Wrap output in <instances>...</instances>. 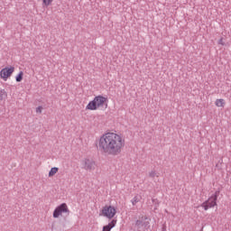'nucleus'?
Wrapping results in <instances>:
<instances>
[{
	"instance_id": "0eeeda50",
	"label": "nucleus",
	"mask_w": 231,
	"mask_h": 231,
	"mask_svg": "<svg viewBox=\"0 0 231 231\" xmlns=\"http://www.w3.org/2000/svg\"><path fill=\"white\" fill-rule=\"evenodd\" d=\"M97 164L93 161L85 160V169L87 171H95Z\"/></svg>"
},
{
	"instance_id": "1a4fd4ad",
	"label": "nucleus",
	"mask_w": 231,
	"mask_h": 231,
	"mask_svg": "<svg viewBox=\"0 0 231 231\" xmlns=\"http://www.w3.org/2000/svg\"><path fill=\"white\" fill-rule=\"evenodd\" d=\"M37 1H41L42 6H45L46 8L53 5V0H37Z\"/></svg>"
},
{
	"instance_id": "6e6552de",
	"label": "nucleus",
	"mask_w": 231,
	"mask_h": 231,
	"mask_svg": "<svg viewBox=\"0 0 231 231\" xmlns=\"http://www.w3.org/2000/svg\"><path fill=\"white\" fill-rule=\"evenodd\" d=\"M215 106L217 107H225V106H226V102L223 98L216 99Z\"/></svg>"
},
{
	"instance_id": "f8f14e48",
	"label": "nucleus",
	"mask_w": 231,
	"mask_h": 231,
	"mask_svg": "<svg viewBox=\"0 0 231 231\" xmlns=\"http://www.w3.org/2000/svg\"><path fill=\"white\" fill-rule=\"evenodd\" d=\"M23 77H24V72L20 71L17 76L15 77L16 82H22L23 81Z\"/></svg>"
},
{
	"instance_id": "ddd939ff",
	"label": "nucleus",
	"mask_w": 231,
	"mask_h": 231,
	"mask_svg": "<svg viewBox=\"0 0 231 231\" xmlns=\"http://www.w3.org/2000/svg\"><path fill=\"white\" fill-rule=\"evenodd\" d=\"M149 177L150 178H158V172H156V171H151L149 172Z\"/></svg>"
},
{
	"instance_id": "9d476101",
	"label": "nucleus",
	"mask_w": 231,
	"mask_h": 231,
	"mask_svg": "<svg viewBox=\"0 0 231 231\" xmlns=\"http://www.w3.org/2000/svg\"><path fill=\"white\" fill-rule=\"evenodd\" d=\"M59 172V168L54 167L51 168V171H49V178H52V176L56 175Z\"/></svg>"
},
{
	"instance_id": "f03ea898",
	"label": "nucleus",
	"mask_w": 231,
	"mask_h": 231,
	"mask_svg": "<svg viewBox=\"0 0 231 231\" xmlns=\"http://www.w3.org/2000/svg\"><path fill=\"white\" fill-rule=\"evenodd\" d=\"M109 99L102 95L96 96L86 106L87 111H97L98 109H107Z\"/></svg>"
},
{
	"instance_id": "4468645a",
	"label": "nucleus",
	"mask_w": 231,
	"mask_h": 231,
	"mask_svg": "<svg viewBox=\"0 0 231 231\" xmlns=\"http://www.w3.org/2000/svg\"><path fill=\"white\" fill-rule=\"evenodd\" d=\"M36 113H42V106H38L36 108Z\"/></svg>"
},
{
	"instance_id": "f257e3e1",
	"label": "nucleus",
	"mask_w": 231,
	"mask_h": 231,
	"mask_svg": "<svg viewBox=\"0 0 231 231\" xmlns=\"http://www.w3.org/2000/svg\"><path fill=\"white\" fill-rule=\"evenodd\" d=\"M97 147L105 156H120L125 147V138L121 134L106 132L98 138Z\"/></svg>"
},
{
	"instance_id": "9b49d317",
	"label": "nucleus",
	"mask_w": 231,
	"mask_h": 231,
	"mask_svg": "<svg viewBox=\"0 0 231 231\" xmlns=\"http://www.w3.org/2000/svg\"><path fill=\"white\" fill-rule=\"evenodd\" d=\"M8 97V93L5 89H0V101L5 100Z\"/></svg>"
},
{
	"instance_id": "dca6fc26",
	"label": "nucleus",
	"mask_w": 231,
	"mask_h": 231,
	"mask_svg": "<svg viewBox=\"0 0 231 231\" xmlns=\"http://www.w3.org/2000/svg\"><path fill=\"white\" fill-rule=\"evenodd\" d=\"M136 203H138V200H136V199H134L132 200V205H136Z\"/></svg>"
},
{
	"instance_id": "2eb2a0df",
	"label": "nucleus",
	"mask_w": 231,
	"mask_h": 231,
	"mask_svg": "<svg viewBox=\"0 0 231 231\" xmlns=\"http://www.w3.org/2000/svg\"><path fill=\"white\" fill-rule=\"evenodd\" d=\"M218 44H221V46H225V42L223 41V38L218 41Z\"/></svg>"
},
{
	"instance_id": "7ed1b4c3",
	"label": "nucleus",
	"mask_w": 231,
	"mask_h": 231,
	"mask_svg": "<svg viewBox=\"0 0 231 231\" xmlns=\"http://www.w3.org/2000/svg\"><path fill=\"white\" fill-rule=\"evenodd\" d=\"M100 216L106 217V219H113L116 216V207L111 205H106L100 211Z\"/></svg>"
},
{
	"instance_id": "39448f33",
	"label": "nucleus",
	"mask_w": 231,
	"mask_h": 231,
	"mask_svg": "<svg viewBox=\"0 0 231 231\" xmlns=\"http://www.w3.org/2000/svg\"><path fill=\"white\" fill-rule=\"evenodd\" d=\"M217 205V192L209 197L206 201L201 204L204 210H208V208H214Z\"/></svg>"
},
{
	"instance_id": "20e7f679",
	"label": "nucleus",
	"mask_w": 231,
	"mask_h": 231,
	"mask_svg": "<svg viewBox=\"0 0 231 231\" xmlns=\"http://www.w3.org/2000/svg\"><path fill=\"white\" fill-rule=\"evenodd\" d=\"M62 214H67V216H69V208L66 203H61L56 207L52 213V217L54 219H59V217H62Z\"/></svg>"
},
{
	"instance_id": "423d86ee",
	"label": "nucleus",
	"mask_w": 231,
	"mask_h": 231,
	"mask_svg": "<svg viewBox=\"0 0 231 231\" xmlns=\"http://www.w3.org/2000/svg\"><path fill=\"white\" fill-rule=\"evenodd\" d=\"M14 71H15V67L7 66L0 70V79L6 82L12 75H14Z\"/></svg>"
}]
</instances>
